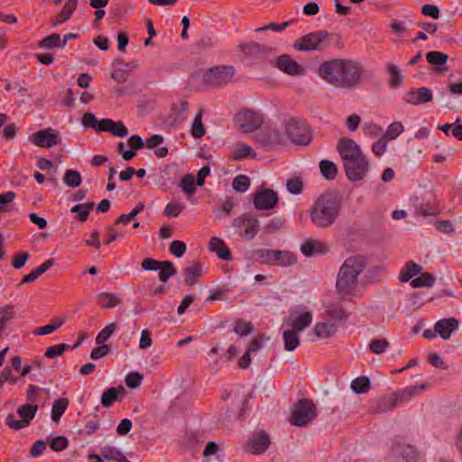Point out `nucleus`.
<instances>
[{
    "mask_svg": "<svg viewBox=\"0 0 462 462\" xmlns=\"http://www.w3.org/2000/svg\"><path fill=\"white\" fill-rule=\"evenodd\" d=\"M390 343L385 338H374L370 342L369 349L376 355L383 354L389 346Z\"/></svg>",
    "mask_w": 462,
    "mask_h": 462,
    "instance_id": "nucleus-53",
    "label": "nucleus"
},
{
    "mask_svg": "<svg viewBox=\"0 0 462 462\" xmlns=\"http://www.w3.org/2000/svg\"><path fill=\"white\" fill-rule=\"evenodd\" d=\"M254 206L259 210H269L278 203V195L272 189H263L254 194Z\"/></svg>",
    "mask_w": 462,
    "mask_h": 462,
    "instance_id": "nucleus-14",
    "label": "nucleus"
},
{
    "mask_svg": "<svg viewBox=\"0 0 462 462\" xmlns=\"http://www.w3.org/2000/svg\"><path fill=\"white\" fill-rule=\"evenodd\" d=\"M236 232L245 239L251 240L255 237L260 229L258 219L247 213H243L232 221Z\"/></svg>",
    "mask_w": 462,
    "mask_h": 462,
    "instance_id": "nucleus-9",
    "label": "nucleus"
},
{
    "mask_svg": "<svg viewBox=\"0 0 462 462\" xmlns=\"http://www.w3.org/2000/svg\"><path fill=\"white\" fill-rule=\"evenodd\" d=\"M77 7L78 0H67L60 12L55 15L51 25L55 27L70 19Z\"/></svg>",
    "mask_w": 462,
    "mask_h": 462,
    "instance_id": "nucleus-21",
    "label": "nucleus"
},
{
    "mask_svg": "<svg viewBox=\"0 0 462 462\" xmlns=\"http://www.w3.org/2000/svg\"><path fill=\"white\" fill-rule=\"evenodd\" d=\"M330 35L331 33L326 30L307 33L293 42V48L300 51H324L329 47Z\"/></svg>",
    "mask_w": 462,
    "mask_h": 462,
    "instance_id": "nucleus-4",
    "label": "nucleus"
},
{
    "mask_svg": "<svg viewBox=\"0 0 462 462\" xmlns=\"http://www.w3.org/2000/svg\"><path fill=\"white\" fill-rule=\"evenodd\" d=\"M236 70L233 66H215L203 74V83L210 88H220L233 81Z\"/></svg>",
    "mask_w": 462,
    "mask_h": 462,
    "instance_id": "nucleus-7",
    "label": "nucleus"
},
{
    "mask_svg": "<svg viewBox=\"0 0 462 462\" xmlns=\"http://www.w3.org/2000/svg\"><path fill=\"white\" fill-rule=\"evenodd\" d=\"M458 325V320L455 318L443 319L435 324V331L443 339H448L452 332L457 329Z\"/></svg>",
    "mask_w": 462,
    "mask_h": 462,
    "instance_id": "nucleus-17",
    "label": "nucleus"
},
{
    "mask_svg": "<svg viewBox=\"0 0 462 462\" xmlns=\"http://www.w3.org/2000/svg\"><path fill=\"white\" fill-rule=\"evenodd\" d=\"M312 321V315L309 311H305L292 321L291 326L293 329L300 332L303 331L307 327H309L311 324Z\"/></svg>",
    "mask_w": 462,
    "mask_h": 462,
    "instance_id": "nucleus-45",
    "label": "nucleus"
},
{
    "mask_svg": "<svg viewBox=\"0 0 462 462\" xmlns=\"http://www.w3.org/2000/svg\"><path fill=\"white\" fill-rule=\"evenodd\" d=\"M426 385L425 384H420V385H415V386H411V387H407L405 389H402V390H400V391H397L393 396V400L394 402L397 403V402H405V401H409L410 399H411L414 395H416L417 393H419V392L420 390H423L425 389Z\"/></svg>",
    "mask_w": 462,
    "mask_h": 462,
    "instance_id": "nucleus-31",
    "label": "nucleus"
},
{
    "mask_svg": "<svg viewBox=\"0 0 462 462\" xmlns=\"http://www.w3.org/2000/svg\"><path fill=\"white\" fill-rule=\"evenodd\" d=\"M386 71L389 74L388 86L391 88H398L403 82V75L402 70L394 64H389L386 67Z\"/></svg>",
    "mask_w": 462,
    "mask_h": 462,
    "instance_id": "nucleus-29",
    "label": "nucleus"
},
{
    "mask_svg": "<svg viewBox=\"0 0 462 462\" xmlns=\"http://www.w3.org/2000/svg\"><path fill=\"white\" fill-rule=\"evenodd\" d=\"M319 75L337 88L352 89L364 79L373 78L374 72L355 60L331 59L320 64Z\"/></svg>",
    "mask_w": 462,
    "mask_h": 462,
    "instance_id": "nucleus-1",
    "label": "nucleus"
},
{
    "mask_svg": "<svg viewBox=\"0 0 462 462\" xmlns=\"http://www.w3.org/2000/svg\"><path fill=\"white\" fill-rule=\"evenodd\" d=\"M100 299H106V302H101L100 304L106 309H111L116 307L120 303V300L113 293L109 292H101L99 294Z\"/></svg>",
    "mask_w": 462,
    "mask_h": 462,
    "instance_id": "nucleus-62",
    "label": "nucleus"
},
{
    "mask_svg": "<svg viewBox=\"0 0 462 462\" xmlns=\"http://www.w3.org/2000/svg\"><path fill=\"white\" fill-rule=\"evenodd\" d=\"M346 178L352 181L363 180L369 170V161L365 155L357 157L356 161L347 162L343 164Z\"/></svg>",
    "mask_w": 462,
    "mask_h": 462,
    "instance_id": "nucleus-10",
    "label": "nucleus"
},
{
    "mask_svg": "<svg viewBox=\"0 0 462 462\" xmlns=\"http://www.w3.org/2000/svg\"><path fill=\"white\" fill-rule=\"evenodd\" d=\"M250 186V179L248 176L240 174L236 176L232 182L233 189L237 191L244 193L245 192Z\"/></svg>",
    "mask_w": 462,
    "mask_h": 462,
    "instance_id": "nucleus-52",
    "label": "nucleus"
},
{
    "mask_svg": "<svg viewBox=\"0 0 462 462\" xmlns=\"http://www.w3.org/2000/svg\"><path fill=\"white\" fill-rule=\"evenodd\" d=\"M202 264L199 262H195L191 265L184 268L183 276L186 285H195L199 278L202 275Z\"/></svg>",
    "mask_w": 462,
    "mask_h": 462,
    "instance_id": "nucleus-23",
    "label": "nucleus"
},
{
    "mask_svg": "<svg viewBox=\"0 0 462 462\" xmlns=\"http://www.w3.org/2000/svg\"><path fill=\"white\" fill-rule=\"evenodd\" d=\"M64 322H65V318L53 319L51 321V323H49L45 326L37 328L33 333H34V335H37V336L49 335V334L54 332L55 330H57L59 328H60Z\"/></svg>",
    "mask_w": 462,
    "mask_h": 462,
    "instance_id": "nucleus-38",
    "label": "nucleus"
},
{
    "mask_svg": "<svg viewBox=\"0 0 462 462\" xmlns=\"http://www.w3.org/2000/svg\"><path fill=\"white\" fill-rule=\"evenodd\" d=\"M117 324L116 322H111L107 326H106L103 329L99 331L97 336L96 337V343L97 345H106L105 343L109 339L111 335L116 330Z\"/></svg>",
    "mask_w": 462,
    "mask_h": 462,
    "instance_id": "nucleus-48",
    "label": "nucleus"
},
{
    "mask_svg": "<svg viewBox=\"0 0 462 462\" xmlns=\"http://www.w3.org/2000/svg\"><path fill=\"white\" fill-rule=\"evenodd\" d=\"M64 183L69 187H78L82 181L80 173L78 171L67 170L63 176Z\"/></svg>",
    "mask_w": 462,
    "mask_h": 462,
    "instance_id": "nucleus-50",
    "label": "nucleus"
},
{
    "mask_svg": "<svg viewBox=\"0 0 462 462\" xmlns=\"http://www.w3.org/2000/svg\"><path fill=\"white\" fill-rule=\"evenodd\" d=\"M197 183L193 175L186 174L180 181V189L188 195H193L197 191Z\"/></svg>",
    "mask_w": 462,
    "mask_h": 462,
    "instance_id": "nucleus-46",
    "label": "nucleus"
},
{
    "mask_svg": "<svg viewBox=\"0 0 462 462\" xmlns=\"http://www.w3.org/2000/svg\"><path fill=\"white\" fill-rule=\"evenodd\" d=\"M186 249V244L180 240L172 241L169 247L171 254L178 258L181 257L185 254Z\"/></svg>",
    "mask_w": 462,
    "mask_h": 462,
    "instance_id": "nucleus-60",
    "label": "nucleus"
},
{
    "mask_svg": "<svg viewBox=\"0 0 462 462\" xmlns=\"http://www.w3.org/2000/svg\"><path fill=\"white\" fill-rule=\"evenodd\" d=\"M433 98L432 93L427 87H421L417 89L406 92L403 99L406 103L411 105H420L431 101Z\"/></svg>",
    "mask_w": 462,
    "mask_h": 462,
    "instance_id": "nucleus-16",
    "label": "nucleus"
},
{
    "mask_svg": "<svg viewBox=\"0 0 462 462\" xmlns=\"http://www.w3.org/2000/svg\"><path fill=\"white\" fill-rule=\"evenodd\" d=\"M257 260L263 264L275 265V257L280 255L279 250L259 249L254 251Z\"/></svg>",
    "mask_w": 462,
    "mask_h": 462,
    "instance_id": "nucleus-32",
    "label": "nucleus"
},
{
    "mask_svg": "<svg viewBox=\"0 0 462 462\" xmlns=\"http://www.w3.org/2000/svg\"><path fill=\"white\" fill-rule=\"evenodd\" d=\"M337 327L331 322H319L313 328L314 334L320 338H328L336 334Z\"/></svg>",
    "mask_w": 462,
    "mask_h": 462,
    "instance_id": "nucleus-28",
    "label": "nucleus"
},
{
    "mask_svg": "<svg viewBox=\"0 0 462 462\" xmlns=\"http://www.w3.org/2000/svg\"><path fill=\"white\" fill-rule=\"evenodd\" d=\"M284 348L287 351H293L300 345L299 331L289 329L283 332Z\"/></svg>",
    "mask_w": 462,
    "mask_h": 462,
    "instance_id": "nucleus-36",
    "label": "nucleus"
},
{
    "mask_svg": "<svg viewBox=\"0 0 462 462\" xmlns=\"http://www.w3.org/2000/svg\"><path fill=\"white\" fill-rule=\"evenodd\" d=\"M69 405L67 398H60L54 401L51 407V419L58 421L65 412Z\"/></svg>",
    "mask_w": 462,
    "mask_h": 462,
    "instance_id": "nucleus-41",
    "label": "nucleus"
},
{
    "mask_svg": "<svg viewBox=\"0 0 462 462\" xmlns=\"http://www.w3.org/2000/svg\"><path fill=\"white\" fill-rule=\"evenodd\" d=\"M143 375L139 372L129 373L125 376V384L130 389L137 388L143 381Z\"/></svg>",
    "mask_w": 462,
    "mask_h": 462,
    "instance_id": "nucleus-57",
    "label": "nucleus"
},
{
    "mask_svg": "<svg viewBox=\"0 0 462 462\" xmlns=\"http://www.w3.org/2000/svg\"><path fill=\"white\" fill-rule=\"evenodd\" d=\"M341 211V196L337 190H328L319 195L310 209V217L319 228L331 226Z\"/></svg>",
    "mask_w": 462,
    "mask_h": 462,
    "instance_id": "nucleus-2",
    "label": "nucleus"
},
{
    "mask_svg": "<svg viewBox=\"0 0 462 462\" xmlns=\"http://www.w3.org/2000/svg\"><path fill=\"white\" fill-rule=\"evenodd\" d=\"M239 49L245 54L249 56H256L262 53H267L273 51L272 47L260 44L256 42H241L238 45Z\"/></svg>",
    "mask_w": 462,
    "mask_h": 462,
    "instance_id": "nucleus-24",
    "label": "nucleus"
},
{
    "mask_svg": "<svg viewBox=\"0 0 462 462\" xmlns=\"http://www.w3.org/2000/svg\"><path fill=\"white\" fill-rule=\"evenodd\" d=\"M159 279L162 282H166L170 277L177 273V269L170 261H162L159 268Z\"/></svg>",
    "mask_w": 462,
    "mask_h": 462,
    "instance_id": "nucleus-40",
    "label": "nucleus"
},
{
    "mask_svg": "<svg viewBox=\"0 0 462 462\" xmlns=\"http://www.w3.org/2000/svg\"><path fill=\"white\" fill-rule=\"evenodd\" d=\"M284 131L288 138L297 145H309L312 140V132L303 120L291 118L284 124Z\"/></svg>",
    "mask_w": 462,
    "mask_h": 462,
    "instance_id": "nucleus-6",
    "label": "nucleus"
},
{
    "mask_svg": "<svg viewBox=\"0 0 462 462\" xmlns=\"http://www.w3.org/2000/svg\"><path fill=\"white\" fill-rule=\"evenodd\" d=\"M280 255L275 257V265L278 264L282 267H287L294 264L297 262V257L294 254L289 251L279 250Z\"/></svg>",
    "mask_w": 462,
    "mask_h": 462,
    "instance_id": "nucleus-47",
    "label": "nucleus"
},
{
    "mask_svg": "<svg viewBox=\"0 0 462 462\" xmlns=\"http://www.w3.org/2000/svg\"><path fill=\"white\" fill-rule=\"evenodd\" d=\"M29 140L38 147L51 148L57 145L60 138L59 133H54L51 128H45L31 134Z\"/></svg>",
    "mask_w": 462,
    "mask_h": 462,
    "instance_id": "nucleus-13",
    "label": "nucleus"
},
{
    "mask_svg": "<svg viewBox=\"0 0 462 462\" xmlns=\"http://www.w3.org/2000/svg\"><path fill=\"white\" fill-rule=\"evenodd\" d=\"M261 143L268 148H273L282 143V135L279 130L273 129L263 133L260 137Z\"/></svg>",
    "mask_w": 462,
    "mask_h": 462,
    "instance_id": "nucleus-30",
    "label": "nucleus"
},
{
    "mask_svg": "<svg viewBox=\"0 0 462 462\" xmlns=\"http://www.w3.org/2000/svg\"><path fill=\"white\" fill-rule=\"evenodd\" d=\"M203 110H200L194 118L191 125L190 134L195 139L202 138L206 134L205 126L202 123Z\"/></svg>",
    "mask_w": 462,
    "mask_h": 462,
    "instance_id": "nucleus-43",
    "label": "nucleus"
},
{
    "mask_svg": "<svg viewBox=\"0 0 462 462\" xmlns=\"http://www.w3.org/2000/svg\"><path fill=\"white\" fill-rule=\"evenodd\" d=\"M300 251L305 256H312L319 254H326L328 247L326 244L314 240L308 239L300 246Z\"/></svg>",
    "mask_w": 462,
    "mask_h": 462,
    "instance_id": "nucleus-20",
    "label": "nucleus"
},
{
    "mask_svg": "<svg viewBox=\"0 0 462 462\" xmlns=\"http://www.w3.org/2000/svg\"><path fill=\"white\" fill-rule=\"evenodd\" d=\"M14 308L11 304L0 308V323L6 324L7 321L14 318Z\"/></svg>",
    "mask_w": 462,
    "mask_h": 462,
    "instance_id": "nucleus-64",
    "label": "nucleus"
},
{
    "mask_svg": "<svg viewBox=\"0 0 462 462\" xmlns=\"http://www.w3.org/2000/svg\"><path fill=\"white\" fill-rule=\"evenodd\" d=\"M286 188L291 194L298 195L303 190V183L300 178L289 179L286 182Z\"/></svg>",
    "mask_w": 462,
    "mask_h": 462,
    "instance_id": "nucleus-58",
    "label": "nucleus"
},
{
    "mask_svg": "<svg viewBox=\"0 0 462 462\" xmlns=\"http://www.w3.org/2000/svg\"><path fill=\"white\" fill-rule=\"evenodd\" d=\"M325 316L331 320L340 322L348 319L349 312L342 306L330 304L325 310Z\"/></svg>",
    "mask_w": 462,
    "mask_h": 462,
    "instance_id": "nucleus-25",
    "label": "nucleus"
},
{
    "mask_svg": "<svg viewBox=\"0 0 462 462\" xmlns=\"http://www.w3.org/2000/svg\"><path fill=\"white\" fill-rule=\"evenodd\" d=\"M421 270H422V267L420 264H418L411 261L408 262L402 268L400 274H399V279L402 282H407L410 280H411L412 277L420 274Z\"/></svg>",
    "mask_w": 462,
    "mask_h": 462,
    "instance_id": "nucleus-26",
    "label": "nucleus"
},
{
    "mask_svg": "<svg viewBox=\"0 0 462 462\" xmlns=\"http://www.w3.org/2000/svg\"><path fill=\"white\" fill-rule=\"evenodd\" d=\"M37 411H38L37 404H23L18 407L16 412L21 417V419L23 420V422L27 423V425L29 426L30 422L35 417Z\"/></svg>",
    "mask_w": 462,
    "mask_h": 462,
    "instance_id": "nucleus-35",
    "label": "nucleus"
},
{
    "mask_svg": "<svg viewBox=\"0 0 462 462\" xmlns=\"http://www.w3.org/2000/svg\"><path fill=\"white\" fill-rule=\"evenodd\" d=\"M275 66L282 72L291 75H301L304 69L297 63L290 55L282 54L276 58Z\"/></svg>",
    "mask_w": 462,
    "mask_h": 462,
    "instance_id": "nucleus-15",
    "label": "nucleus"
},
{
    "mask_svg": "<svg viewBox=\"0 0 462 462\" xmlns=\"http://www.w3.org/2000/svg\"><path fill=\"white\" fill-rule=\"evenodd\" d=\"M402 455L406 462H417L420 459L419 451L410 445L403 448Z\"/></svg>",
    "mask_w": 462,
    "mask_h": 462,
    "instance_id": "nucleus-59",
    "label": "nucleus"
},
{
    "mask_svg": "<svg viewBox=\"0 0 462 462\" xmlns=\"http://www.w3.org/2000/svg\"><path fill=\"white\" fill-rule=\"evenodd\" d=\"M247 157L255 158L256 152L253 150L251 146L245 143H236L235 146V150L232 153V158L234 160L239 161Z\"/></svg>",
    "mask_w": 462,
    "mask_h": 462,
    "instance_id": "nucleus-34",
    "label": "nucleus"
},
{
    "mask_svg": "<svg viewBox=\"0 0 462 462\" xmlns=\"http://www.w3.org/2000/svg\"><path fill=\"white\" fill-rule=\"evenodd\" d=\"M270 445L271 439L269 434L264 430H261L245 444L244 449L248 454L259 455L265 452Z\"/></svg>",
    "mask_w": 462,
    "mask_h": 462,
    "instance_id": "nucleus-12",
    "label": "nucleus"
},
{
    "mask_svg": "<svg viewBox=\"0 0 462 462\" xmlns=\"http://www.w3.org/2000/svg\"><path fill=\"white\" fill-rule=\"evenodd\" d=\"M38 46L40 48L51 49V48H61V39L59 33H52L43 39H42Z\"/></svg>",
    "mask_w": 462,
    "mask_h": 462,
    "instance_id": "nucleus-49",
    "label": "nucleus"
},
{
    "mask_svg": "<svg viewBox=\"0 0 462 462\" xmlns=\"http://www.w3.org/2000/svg\"><path fill=\"white\" fill-rule=\"evenodd\" d=\"M371 387V381L367 376H359L351 383V388L354 393L360 394L366 393Z\"/></svg>",
    "mask_w": 462,
    "mask_h": 462,
    "instance_id": "nucleus-44",
    "label": "nucleus"
},
{
    "mask_svg": "<svg viewBox=\"0 0 462 462\" xmlns=\"http://www.w3.org/2000/svg\"><path fill=\"white\" fill-rule=\"evenodd\" d=\"M411 200L413 203V206L415 208V213L421 217H428V216H433L436 213V209L432 204L430 203V201L426 203H420V198L417 196H414L411 199Z\"/></svg>",
    "mask_w": 462,
    "mask_h": 462,
    "instance_id": "nucleus-33",
    "label": "nucleus"
},
{
    "mask_svg": "<svg viewBox=\"0 0 462 462\" xmlns=\"http://www.w3.org/2000/svg\"><path fill=\"white\" fill-rule=\"evenodd\" d=\"M436 277L430 273H422L420 277L411 281L412 288L430 287L434 284Z\"/></svg>",
    "mask_w": 462,
    "mask_h": 462,
    "instance_id": "nucleus-42",
    "label": "nucleus"
},
{
    "mask_svg": "<svg viewBox=\"0 0 462 462\" xmlns=\"http://www.w3.org/2000/svg\"><path fill=\"white\" fill-rule=\"evenodd\" d=\"M94 205L95 204L92 201L83 204H77L70 208V212L78 213V215L75 217V219L80 222H85L87 221L89 216V211L93 208Z\"/></svg>",
    "mask_w": 462,
    "mask_h": 462,
    "instance_id": "nucleus-37",
    "label": "nucleus"
},
{
    "mask_svg": "<svg viewBox=\"0 0 462 462\" xmlns=\"http://www.w3.org/2000/svg\"><path fill=\"white\" fill-rule=\"evenodd\" d=\"M125 393L124 386L110 387L106 389L101 396V405L105 408H109L115 402H121L122 397Z\"/></svg>",
    "mask_w": 462,
    "mask_h": 462,
    "instance_id": "nucleus-18",
    "label": "nucleus"
},
{
    "mask_svg": "<svg viewBox=\"0 0 462 462\" xmlns=\"http://www.w3.org/2000/svg\"><path fill=\"white\" fill-rule=\"evenodd\" d=\"M208 249L211 252H215L217 257L221 260H232V253L230 249L226 245L225 242L219 237H211L208 244Z\"/></svg>",
    "mask_w": 462,
    "mask_h": 462,
    "instance_id": "nucleus-19",
    "label": "nucleus"
},
{
    "mask_svg": "<svg viewBox=\"0 0 462 462\" xmlns=\"http://www.w3.org/2000/svg\"><path fill=\"white\" fill-rule=\"evenodd\" d=\"M5 423L10 429L14 430H18L28 427L27 423L23 422L22 419L16 420L15 416L13 413L7 414V416L5 417Z\"/></svg>",
    "mask_w": 462,
    "mask_h": 462,
    "instance_id": "nucleus-63",
    "label": "nucleus"
},
{
    "mask_svg": "<svg viewBox=\"0 0 462 462\" xmlns=\"http://www.w3.org/2000/svg\"><path fill=\"white\" fill-rule=\"evenodd\" d=\"M337 150L343 164L356 161L357 157L364 155L360 146L354 140L346 137L339 139Z\"/></svg>",
    "mask_w": 462,
    "mask_h": 462,
    "instance_id": "nucleus-11",
    "label": "nucleus"
},
{
    "mask_svg": "<svg viewBox=\"0 0 462 462\" xmlns=\"http://www.w3.org/2000/svg\"><path fill=\"white\" fill-rule=\"evenodd\" d=\"M426 60L434 66L433 69L436 71H446L448 69L445 65L448 60V56L444 52L438 51H429L426 54Z\"/></svg>",
    "mask_w": 462,
    "mask_h": 462,
    "instance_id": "nucleus-22",
    "label": "nucleus"
},
{
    "mask_svg": "<svg viewBox=\"0 0 462 462\" xmlns=\"http://www.w3.org/2000/svg\"><path fill=\"white\" fill-rule=\"evenodd\" d=\"M184 209V205L180 203H168L166 207L164 208L163 214L171 217H177L181 211Z\"/></svg>",
    "mask_w": 462,
    "mask_h": 462,
    "instance_id": "nucleus-61",
    "label": "nucleus"
},
{
    "mask_svg": "<svg viewBox=\"0 0 462 462\" xmlns=\"http://www.w3.org/2000/svg\"><path fill=\"white\" fill-rule=\"evenodd\" d=\"M101 456L106 459L116 462H130L123 452L116 447L104 446L100 448Z\"/></svg>",
    "mask_w": 462,
    "mask_h": 462,
    "instance_id": "nucleus-27",
    "label": "nucleus"
},
{
    "mask_svg": "<svg viewBox=\"0 0 462 462\" xmlns=\"http://www.w3.org/2000/svg\"><path fill=\"white\" fill-rule=\"evenodd\" d=\"M49 445H50V448L53 451L59 452V451H62L68 448L69 441L66 437L59 436V437H55V438L51 439L49 441Z\"/></svg>",
    "mask_w": 462,
    "mask_h": 462,
    "instance_id": "nucleus-56",
    "label": "nucleus"
},
{
    "mask_svg": "<svg viewBox=\"0 0 462 462\" xmlns=\"http://www.w3.org/2000/svg\"><path fill=\"white\" fill-rule=\"evenodd\" d=\"M319 169L322 176L328 180H335L337 175V167L331 161L322 160L319 162Z\"/></svg>",
    "mask_w": 462,
    "mask_h": 462,
    "instance_id": "nucleus-39",
    "label": "nucleus"
},
{
    "mask_svg": "<svg viewBox=\"0 0 462 462\" xmlns=\"http://www.w3.org/2000/svg\"><path fill=\"white\" fill-rule=\"evenodd\" d=\"M403 131L404 127L401 122H393L388 126L383 138L393 140L397 138Z\"/></svg>",
    "mask_w": 462,
    "mask_h": 462,
    "instance_id": "nucleus-54",
    "label": "nucleus"
},
{
    "mask_svg": "<svg viewBox=\"0 0 462 462\" xmlns=\"http://www.w3.org/2000/svg\"><path fill=\"white\" fill-rule=\"evenodd\" d=\"M68 348L69 345L65 343L51 346L47 347L44 356L47 358H54L57 356H60Z\"/></svg>",
    "mask_w": 462,
    "mask_h": 462,
    "instance_id": "nucleus-55",
    "label": "nucleus"
},
{
    "mask_svg": "<svg viewBox=\"0 0 462 462\" xmlns=\"http://www.w3.org/2000/svg\"><path fill=\"white\" fill-rule=\"evenodd\" d=\"M234 121L239 129L245 134L253 133L263 124V116L250 108L240 109L234 116Z\"/></svg>",
    "mask_w": 462,
    "mask_h": 462,
    "instance_id": "nucleus-8",
    "label": "nucleus"
},
{
    "mask_svg": "<svg viewBox=\"0 0 462 462\" xmlns=\"http://www.w3.org/2000/svg\"><path fill=\"white\" fill-rule=\"evenodd\" d=\"M254 330V326L251 322L245 321L243 319H237L235 322L233 332L239 336H247Z\"/></svg>",
    "mask_w": 462,
    "mask_h": 462,
    "instance_id": "nucleus-51",
    "label": "nucleus"
},
{
    "mask_svg": "<svg viewBox=\"0 0 462 462\" xmlns=\"http://www.w3.org/2000/svg\"><path fill=\"white\" fill-rule=\"evenodd\" d=\"M366 266V259L362 255L346 258L339 269L336 282L338 292L351 293L357 285V278Z\"/></svg>",
    "mask_w": 462,
    "mask_h": 462,
    "instance_id": "nucleus-3",
    "label": "nucleus"
},
{
    "mask_svg": "<svg viewBox=\"0 0 462 462\" xmlns=\"http://www.w3.org/2000/svg\"><path fill=\"white\" fill-rule=\"evenodd\" d=\"M317 408L312 400L302 398L294 403L290 422L297 427H306L317 417Z\"/></svg>",
    "mask_w": 462,
    "mask_h": 462,
    "instance_id": "nucleus-5",
    "label": "nucleus"
}]
</instances>
